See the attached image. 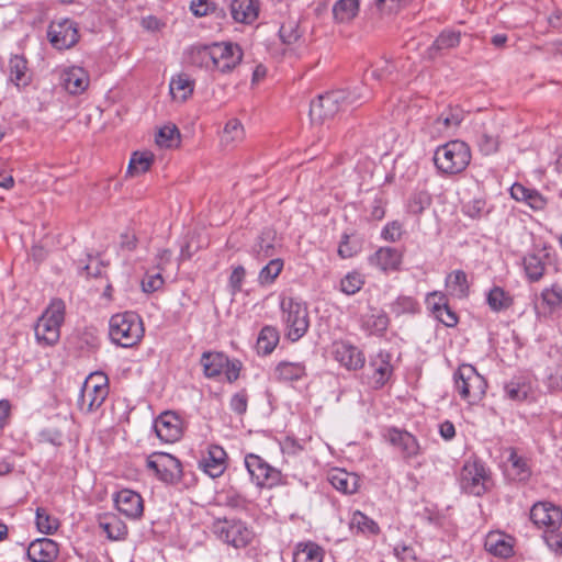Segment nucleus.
Returning <instances> with one entry per match:
<instances>
[{
  "label": "nucleus",
  "mask_w": 562,
  "mask_h": 562,
  "mask_svg": "<svg viewBox=\"0 0 562 562\" xmlns=\"http://www.w3.org/2000/svg\"><path fill=\"white\" fill-rule=\"evenodd\" d=\"M371 98V91L366 87H356L353 90H335L319 95L312 101L310 115L312 121L324 123L331 120L348 106L357 105Z\"/></svg>",
  "instance_id": "obj_1"
},
{
  "label": "nucleus",
  "mask_w": 562,
  "mask_h": 562,
  "mask_svg": "<svg viewBox=\"0 0 562 562\" xmlns=\"http://www.w3.org/2000/svg\"><path fill=\"white\" fill-rule=\"evenodd\" d=\"M458 482L465 494L483 496L494 485L491 469L477 458H469L460 469Z\"/></svg>",
  "instance_id": "obj_2"
},
{
  "label": "nucleus",
  "mask_w": 562,
  "mask_h": 562,
  "mask_svg": "<svg viewBox=\"0 0 562 562\" xmlns=\"http://www.w3.org/2000/svg\"><path fill=\"white\" fill-rule=\"evenodd\" d=\"M471 161V149L460 139L450 140L437 147L434 162L437 169L445 175L462 172Z\"/></svg>",
  "instance_id": "obj_3"
},
{
  "label": "nucleus",
  "mask_w": 562,
  "mask_h": 562,
  "mask_svg": "<svg viewBox=\"0 0 562 562\" xmlns=\"http://www.w3.org/2000/svg\"><path fill=\"white\" fill-rule=\"evenodd\" d=\"M109 335L116 345L124 348L133 347L144 335L143 322L133 312L115 314L110 318Z\"/></svg>",
  "instance_id": "obj_4"
},
{
  "label": "nucleus",
  "mask_w": 562,
  "mask_h": 562,
  "mask_svg": "<svg viewBox=\"0 0 562 562\" xmlns=\"http://www.w3.org/2000/svg\"><path fill=\"white\" fill-rule=\"evenodd\" d=\"M280 310L286 338L293 342L297 341L310 327L306 304L294 297H283L280 302Z\"/></svg>",
  "instance_id": "obj_5"
},
{
  "label": "nucleus",
  "mask_w": 562,
  "mask_h": 562,
  "mask_svg": "<svg viewBox=\"0 0 562 562\" xmlns=\"http://www.w3.org/2000/svg\"><path fill=\"white\" fill-rule=\"evenodd\" d=\"M65 319V303L55 299L44 311L34 326L37 341L45 346H54L60 337V326Z\"/></svg>",
  "instance_id": "obj_6"
},
{
  "label": "nucleus",
  "mask_w": 562,
  "mask_h": 562,
  "mask_svg": "<svg viewBox=\"0 0 562 562\" xmlns=\"http://www.w3.org/2000/svg\"><path fill=\"white\" fill-rule=\"evenodd\" d=\"M454 391L467 403L474 404L482 400L487 384L485 379L472 364L463 363L453 374Z\"/></svg>",
  "instance_id": "obj_7"
},
{
  "label": "nucleus",
  "mask_w": 562,
  "mask_h": 562,
  "mask_svg": "<svg viewBox=\"0 0 562 562\" xmlns=\"http://www.w3.org/2000/svg\"><path fill=\"white\" fill-rule=\"evenodd\" d=\"M245 467L251 477V481L261 488H273L286 483L281 471L271 467L258 454H246Z\"/></svg>",
  "instance_id": "obj_8"
},
{
  "label": "nucleus",
  "mask_w": 562,
  "mask_h": 562,
  "mask_svg": "<svg viewBox=\"0 0 562 562\" xmlns=\"http://www.w3.org/2000/svg\"><path fill=\"white\" fill-rule=\"evenodd\" d=\"M146 468L166 484H177L182 477V464L179 459L170 453H150L146 458Z\"/></svg>",
  "instance_id": "obj_9"
},
{
  "label": "nucleus",
  "mask_w": 562,
  "mask_h": 562,
  "mask_svg": "<svg viewBox=\"0 0 562 562\" xmlns=\"http://www.w3.org/2000/svg\"><path fill=\"white\" fill-rule=\"evenodd\" d=\"M213 531L234 548H245L254 536L245 522L235 519H217L213 525Z\"/></svg>",
  "instance_id": "obj_10"
},
{
  "label": "nucleus",
  "mask_w": 562,
  "mask_h": 562,
  "mask_svg": "<svg viewBox=\"0 0 562 562\" xmlns=\"http://www.w3.org/2000/svg\"><path fill=\"white\" fill-rule=\"evenodd\" d=\"M213 71L231 74L243 60L244 52L237 43H212Z\"/></svg>",
  "instance_id": "obj_11"
},
{
  "label": "nucleus",
  "mask_w": 562,
  "mask_h": 562,
  "mask_svg": "<svg viewBox=\"0 0 562 562\" xmlns=\"http://www.w3.org/2000/svg\"><path fill=\"white\" fill-rule=\"evenodd\" d=\"M47 38L56 49H68L79 41L77 23L70 19L52 21L47 29Z\"/></svg>",
  "instance_id": "obj_12"
},
{
  "label": "nucleus",
  "mask_w": 562,
  "mask_h": 562,
  "mask_svg": "<svg viewBox=\"0 0 562 562\" xmlns=\"http://www.w3.org/2000/svg\"><path fill=\"white\" fill-rule=\"evenodd\" d=\"M530 519L538 528H543L544 532L559 530L562 524V510L551 503L540 502L531 507Z\"/></svg>",
  "instance_id": "obj_13"
},
{
  "label": "nucleus",
  "mask_w": 562,
  "mask_h": 562,
  "mask_svg": "<svg viewBox=\"0 0 562 562\" xmlns=\"http://www.w3.org/2000/svg\"><path fill=\"white\" fill-rule=\"evenodd\" d=\"M331 355L334 359L349 371H357L364 367L366 357L360 348L349 341L333 342Z\"/></svg>",
  "instance_id": "obj_14"
},
{
  "label": "nucleus",
  "mask_w": 562,
  "mask_h": 562,
  "mask_svg": "<svg viewBox=\"0 0 562 562\" xmlns=\"http://www.w3.org/2000/svg\"><path fill=\"white\" fill-rule=\"evenodd\" d=\"M552 247L544 244L541 248L527 254L524 259V269L527 279L530 282H538L542 279L546 271V266L551 261Z\"/></svg>",
  "instance_id": "obj_15"
},
{
  "label": "nucleus",
  "mask_w": 562,
  "mask_h": 562,
  "mask_svg": "<svg viewBox=\"0 0 562 562\" xmlns=\"http://www.w3.org/2000/svg\"><path fill=\"white\" fill-rule=\"evenodd\" d=\"M116 509L128 519H138L144 512L142 496L132 490L123 488L113 496Z\"/></svg>",
  "instance_id": "obj_16"
},
{
  "label": "nucleus",
  "mask_w": 562,
  "mask_h": 562,
  "mask_svg": "<svg viewBox=\"0 0 562 562\" xmlns=\"http://www.w3.org/2000/svg\"><path fill=\"white\" fill-rule=\"evenodd\" d=\"M227 454L217 445H210L206 454L199 461V468L212 479L220 477L227 467Z\"/></svg>",
  "instance_id": "obj_17"
},
{
  "label": "nucleus",
  "mask_w": 562,
  "mask_h": 562,
  "mask_svg": "<svg viewBox=\"0 0 562 562\" xmlns=\"http://www.w3.org/2000/svg\"><path fill=\"white\" fill-rule=\"evenodd\" d=\"M383 436L390 445L401 451L404 458H412L418 454L419 445L411 432L397 427H391Z\"/></svg>",
  "instance_id": "obj_18"
},
{
  "label": "nucleus",
  "mask_w": 562,
  "mask_h": 562,
  "mask_svg": "<svg viewBox=\"0 0 562 562\" xmlns=\"http://www.w3.org/2000/svg\"><path fill=\"white\" fill-rule=\"evenodd\" d=\"M369 368L371 370V374L368 376L370 384L374 389H381L393 373L391 355L387 352H379L375 358L371 359Z\"/></svg>",
  "instance_id": "obj_19"
},
{
  "label": "nucleus",
  "mask_w": 562,
  "mask_h": 562,
  "mask_svg": "<svg viewBox=\"0 0 562 562\" xmlns=\"http://www.w3.org/2000/svg\"><path fill=\"white\" fill-rule=\"evenodd\" d=\"M109 389H95L91 382H83L80 395L77 401L78 408L82 413H91L99 408L106 398Z\"/></svg>",
  "instance_id": "obj_20"
},
{
  "label": "nucleus",
  "mask_w": 562,
  "mask_h": 562,
  "mask_svg": "<svg viewBox=\"0 0 562 562\" xmlns=\"http://www.w3.org/2000/svg\"><path fill=\"white\" fill-rule=\"evenodd\" d=\"M327 479L335 490L346 495L356 493L360 486V477L356 473L339 468L330 470Z\"/></svg>",
  "instance_id": "obj_21"
},
{
  "label": "nucleus",
  "mask_w": 562,
  "mask_h": 562,
  "mask_svg": "<svg viewBox=\"0 0 562 562\" xmlns=\"http://www.w3.org/2000/svg\"><path fill=\"white\" fill-rule=\"evenodd\" d=\"M231 15L237 23H254L260 10L259 0H233L229 4Z\"/></svg>",
  "instance_id": "obj_22"
},
{
  "label": "nucleus",
  "mask_w": 562,
  "mask_h": 562,
  "mask_svg": "<svg viewBox=\"0 0 562 562\" xmlns=\"http://www.w3.org/2000/svg\"><path fill=\"white\" fill-rule=\"evenodd\" d=\"M57 554V543L48 538L32 541L26 550V555L32 562H52Z\"/></svg>",
  "instance_id": "obj_23"
},
{
  "label": "nucleus",
  "mask_w": 562,
  "mask_h": 562,
  "mask_svg": "<svg viewBox=\"0 0 562 562\" xmlns=\"http://www.w3.org/2000/svg\"><path fill=\"white\" fill-rule=\"evenodd\" d=\"M487 552L499 558H509L513 550V539L498 531H491L487 533L484 542Z\"/></svg>",
  "instance_id": "obj_24"
},
{
  "label": "nucleus",
  "mask_w": 562,
  "mask_h": 562,
  "mask_svg": "<svg viewBox=\"0 0 562 562\" xmlns=\"http://www.w3.org/2000/svg\"><path fill=\"white\" fill-rule=\"evenodd\" d=\"M369 261L383 271H394L400 268L402 254L395 248L382 247L370 257Z\"/></svg>",
  "instance_id": "obj_25"
},
{
  "label": "nucleus",
  "mask_w": 562,
  "mask_h": 562,
  "mask_svg": "<svg viewBox=\"0 0 562 562\" xmlns=\"http://www.w3.org/2000/svg\"><path fill=\"white\" fill-rule=\"evenodd\" d=\"M510 195L516 201L527 203L533 211H542L547 205V199L542 194L520 183H514L512 186Z\"/></svg>",
  "instance_id": "obj_26"
},
{
  "label": "nucleus",
  "mask_w": 562,
  "mask_h": 562,
  "mask_svg": "<svg viewBox=\"0 0 562 562\" xmlns=\"http://www.w3.org/2000/svg\"><path fill=\"white\" fill-rule=\"evenodd\" d=\"M194 80L188 74L180 72L171 77L169 91L173 100L186 102L194 91Z\"/></svg>",
  "instance_id": "obj_27"
},
{
  "label": "nucleus",
  "mask_w": 562,
  "mask_h": 562,
  "mask_svg": "<svg viewBox=\"0 0 562 562\" xmlns=\"http://www.w3.org/2000/svg\"><path fill=\"white\" fill-rule=\"evenodd\" d=\"M187 61L193 67L213 71L212 44L191 46L187 52Z\"/></svg>",
  "instance_id": "obj_28"
},
{
  "label": "nucleus",
  "mask_w": 562,
  "mask_h": 562,
  "mask_svg": "<svg viewBox=\"0 0 562 562\" xmlns=\"http://www.w3.org/2000/svg\"><path fill=\"white\" fill-rule=\"evenodd\" d=\"M324 549L316 542L302 541L295 544L293 562H323Z\"/></svg>",
  "instance_id": "obj_29"
},
{
  "label": "nucleus",
  "mask_w": 562,
  "mask_h": 562,
  "mask_svg": "<svg viewBox=\"0 0 562 562\" xmlns=\"http://www.w3.org/2000/svg\"><path fill=\"white\" fill-rule=\"evenodd\" d=\"M63 85L71 94L83 92L89 86V76L85 69L72 67L63 75Z\"/></svg>",
  "instance_id": "obj_30"
},
{
  "label": "nucleus",
  "mask_w": 562,
  "mask_h": 562,
  "mask_svg": "<svg viewBox=\"0 0 562 562\" xmlns=\"http://www.w3.org/2000/svg\"><path fill=\"white\" fill-rule=\"evenodd\" d=\"M486 303L492 312L501 313L514 305V296L504 288L494 285L486 293Z\"/></svg>",
  "instance_id": "obj_31"
},
{
  "label": "nucleus",
  "mask_w": 562,
  "mask_h": 562,
  "mask_svg": "<svg viewBox=\"0 0 562 562\" xmlns=\"http://www.w3.org/2000/svg\"><path fill=\"white\" fill-rule=\"evenodd\" d=\"M200 363L206 378H216L223 373L227 356L223 352L205 351L201 356Z\"/></svg>",
  "instance_id": "obj_32"
},
{
  "label": "nucleus",
  "mask_w": 562,
  "mask_h": 562,
  "mask_svg": "<svg viewBox=\"0 0 562 562\" xmlns=\"http://www.w3.org/2000/svg\"><path fill=\"white\" fill-rule=\"evenodd\" d=\"M349 527L351 531L364 536H376L380 532L379 525L363 513L356 510L350 518Z\"/></svg>",
  "instance_id": "obj_33"
},
{
  "label": "nucleus",
  "mask_w": 562,
  "mask_h": 562,
  "mask_svg": "<svg viewBox=\"0 0 562 562\" xmlns=\"http://www.w3.org/2000/svg\"><path fill=\"white\" fill-rule=\"evenodd\" d=\"M540 300V306L546 314L554 313L562 306V286L554 283L551 286L543 289Z\"/></svg>",
  "instance_id": "obj_34"
},
{
  "label": "nucleus",
  "mask_w": 562,
  "mask_h": 562,
  "mask_svg": "<svg viewBox=\"0 0 562 562\" xmlns=\"http://www.w3.org/2000/svg\"><path fill=\"white\" fill-rule=\"evenodd\" d=\"M446 286L451 295L456 297H465L469 294V282L467 273L463 270H454L446 278Z\"/></svg>",
  "instance_id": "obj_35"
},
{
  "label": "nucleus",
  "mask_w": 562,
  "mask_h": 562,
  "mask_svg": "<svg viewBox=\"0 0 562 562\" xmlns=\"http://www.w3.org/2000/svg\"><path fill=\"white\" fill-rule=\"evenodd\" d=\"M359 12V0H338L333 7V15L338 23L351 22Z\"/></svg>",
  "instance_id": "obj_36"
},
{
  "label": "nucleus",
  "mask_w": 562,
  "mask_h": 562,
  "mask_svg": "<svg viewBox=\"0 0 562 562\" xmlns=\"http://www.w3.org/2000/svg\"><path fill=\"white\" fill-rule=\"evenodd\" d=\"M254 252L258 259H267L276 254V232L272 229L263 231L254 246Z\"/></svg>",
  "instance_id": "obj_37"
},
{
  "label": "nucleus",
  "mask_w": 562,
  "mask_h": 562,
  "mask_svg": "<svg viewBox=\"0 0 562 562\" xmlns=\"http://www.w3.org/2000/svg\"><path fill=\"white\" fill-rule=\"evenodd\" d=\"M280 336L277 328L272 326H265L258 336L257 339V351L260 355L267 356L270 355L277 347L279 342Z\"/></svg>",
  "instance_id": "obj_38"
},
{
  "label": "nucleus",
  "mask_w": 562,
  "mask_h": 562,
  "mask_svg": "<svg viewBox=\"0 0 562 562\" xmlns=\"http://www.w3.org/2000/svg\"><path fill=\"white\" fill-rule=\"evenodd\" d=\"M9 71H10V80L14 82L15 86H26L30 81V76L27 74V61L22 56H13L9 61Z\"/></svg>",
  "instance_id": "obj_39"
},
{
  "label": "nucleus",
  "mask_w": 562,
  "mask_h": 562,
  "mask_svg": "<svg viewBox=\"0 0 562 562\" xmlns=\"http://www.w3.org/2000/svg\"><path fill=\"white\" fill-rule=\"evenodd\" d=\"M278 380L294 381L305 375V366L302 362H280L274 370Z\"/></svg>",
  "instance_id": "obj_40"
},
{
  "label": "nucleus",
  "mask_w": 562,
  "mask_h": 562,
  "mask_svg": "<svg viewBox=\"0 0 562 562\" xmlns=\"http://www.w3.org/2000/svg\"><path fill=\"white\" fill-rule=\"evenodd\" d=\"M153 430L164 443H173L183 435V424H153Z\"/></svg>",
  "instance_id": "obj_41"
},
{
  "label": "nucleus",
  "mask_w": 562,
  "mask_h": 562,
  "mask_svg": "<svg viewBox=\"0 0 562 562\" xmlns=\"http://www.w3.org/2000/svg\"><path fill=\"white\" fill-rule=\"evenodd\" d=\"M507 462L515 480L524 481L529 477L530 468L528 460L525 457L519 456L515 449L509 450Z\"/></svg>",
  "instance_id": "obj_42"
},
{
  "label": "nucleus",
  "mask_w": 562,
  "mask_h": 562,
  "mask_svg": "<svg viewBox=\"0 0 562 562\" xmlns=\"http://www.w3.org/2000/svg\"><path fill=\"white\" fill-rule=\"evenodd\" d=\"M461 38V33L452 30L442 31L431 47L430 52L441 53L442 50H448L454 48L459 45Z\"/></svg>",
  "instance_id": "obj_43"
},
{
  "label": "nucleus",
  "mask_w": 562,
  "mask_h": 562,
  "mask_svg": "<svg viewBox=\"0 0 562 562\" xmlns=\"http://www.w3.org/2000/svg\"><path fill=\"white\" fill-rule=\"evenodd\" d=\"M462 121V110L459 108H450L436 119L435 124L438 125V131L442 132L459 126Z\"/></svg>",
  "instance_id": "obj_44"
},
{
  "label": "nucleus",
  "mask_w": 562,
  "mask_h": 562,
  "mask_svg": "<svg viewBox=\"0 0 562 562\" xmlns=\"http://www.w3.org/2000/svg\"><path fill=\"white\" fill-rule=\"evenodd\" d=\"M492 207L487 204L484 199H473L462 206L464 215L472 220H481L487 217L491 213Z\"/></svg>",
  "instance_id": "obj_45"
},
{
  "label": "nucleus",
  "mask_w": 562,
  "mask_h": 562,
  "mask_svg": "<svg viewBox=\"0 0 562 562\" xmlns=\"http://www.w3.org/2000/svg\"><path fill=\"white\" fill-rule=\"evenodd\" d=\"M389 324V316L384 312H381L379 314H372L368 316L363 323V326L369 331V334L382 336L386 331Z\"/></svg>",
  "instance_id": "obj_46"
},
{
  "label": "nucleus",
  "mask_w": 562,
  "mask_h": 562,
  "mask_svg": "<svg viewBox=\"0 0 562 562\" xmlns=\"http://www.w3.org/2000/svg\"><path fill=\"white\" fill-rule=\"evenodd\" d=\"M283 269L282 259H271L260 271L258 276V282L261 285H268L274 282L277 277Z\"/></svg>",
  "instance_id": "obj_47"
},
{
  "label": "nucleus",
  "mask_w": 562,
  "mask_h": 562,
  "mask_svg": "<svg viewBox=\"0 0 562 562\" xmlns=\"http://www.w3.org/2000/svg\"><path fill=\"white\" fill-rule=\"evenodd\" d=\"M396 67L393 61L382 59L378 61L370 71L367 72V79L371 77L378 81L392 80Z\"/></svg>",
  "instance_id": "obj_48"
},
{
  "label": "nucleus",
  "mask_w": 562,
  "mask_h": 562,
  "mask_svg": "<svg viewBox=\"0 0 562 562\" xmlns=\"http://www.w3.org/2000/svg\"><path fill=\"white\" fill-rule=\"evenodd\" d=\"M364 284L363 276L358 271L348 272L340 280V291L347 295L358 293Z\"/></svg>",
  "instance_id": "obj_49"
},
{
  "label": "nucleus",
  "mask_w": 562,
  "mask_h": 562,
  "mask_svg": "<svg viewBox=\"0 0 562 562\" xmlns=\"http://www.w3.org/2000/svg\"><path fill=\"white\" fill-rule=\"evenodd\" d=\"M35 524L42 533L52 535L58 529V520L50 516L45 508L38 507L35 514Z\"/></svg>",
  "instance_id": "obj_50"
},
{
  "label": "nucleus",
  "mask_w": 562,
  "mask_h": 562,
  "mask_svg": "<svg viewBox=\"0 0 562 562\" xmlns=\"http://www.w3.org/2000/svg\"><path fill=\"white\" fill-rule=\"evenodd\" d=\"M244 137V127L237 119H231L222 134V143L225 145H233L240 142Z\"/></svg>",
  "instance_id": "obj_51"
},
{
  "label": "nucleus",
  "mask_w": 562,
  "mask_h": 562,
  "mask_svg": "<svg viewBox=\"0 0 562 562\" xmlns=\"http://www.w3.org/2000/svg\"><path fill=\"white\" fill-rule=\"evenodd\" d=\"M153 164V155L148 153H134L130 164L128 173L132 176L146 172Z\"/></svg>",
  "instance_id": "obj_52"
},
{
  "label": "nucleus",
  "mask_w": 562,
  "mask_h": 562,
  "mask_svg": "<svg viewBox=\"0 0 562 562\" xmlns=\"http://www.w3.org/2000/svg\"><path fill=\"white\" fill-rule=\"evenodd\" d=\"M179 137H180L179 130L175 125H172V126L167 125L159 130V132L156 136V143L160 147L171 148V147L178 145Z\"/></svg>",
  "instance_id": "obj_53"
},
{
  "label": "nucleus",
  "mask_w": 562,
  "mask_h": 562,
  "mask_svg": "<svg viewBox=\"0 0 562 562\" xmlns=\"http://www.w3.org/2000/svg\"><path fill=\"white\" fill-rule=\"evenodd\" d=\"M432 315L447 327H453L458 324V316L448 304H441V307L434 305Z\"/></svg>",
  "instance_id": "obj_54"
},
{
  "label": "nucleus",
  "mask_w": 562,
  "mask_h": 562,
  "mask_svg": "<svg viewBox=\"0 0 562 562\" xmlns=\"http://www.w3.org/2000/svg\"><path fill=\"white\" fill-rule=\"evenodd\" d=\"M101 527L105 531L108 538L111 540H121L124 539L127 535V528L125 524L115 518L111 521L102 522Z\"/></svg>",
  "instance_id": "obj_55"
},
{
  "label": "nucleus",
  "mask_w": 562,
  "mask_h": 562,
  "mask_svg": "<svg viewBox=\"0 0 562 562\" xmlns=\"http://www.w3.org/2000/svg\"><path fill=\"white\" fill-rule=\"evenodd\" d=\"M418 310L417 302L411 296H398L391 305V311L396 315L404 313L414 314Z\"/></svg>",
  "instance_id": "obj_56"
},
{
  "label": "nucleus",
  "mask_w": 562,
  "mask_h": 562,
  "mask_svg": "<svg viewBox=\"0 0 562 562\" xmlns=\"http://www.w3.org/2000/svg\"><path fill=\"white\" fill-rule=\"evenodd\" d=\"M304 439H296L293 436H285L279 441L283 454L296 456L304 449Z\"/></svg>",
  "instance_id": "obj_57"
},
{
  "label": "nucleus",
  "mask_w": 562,
  "mask_h": 562,
  "mask_svg": "<svg viewBox=\"0 0 562 562\" xmlns=\"http://www.w3.org/2000/svg\"><path fill=\"white\" fill-rule=\"evenodd\" d=\"M246 277V270L243 266L233 268V271L228 279V290L234 296L241 291V286Z\"/></svg>",
  "instance_id": "obj_58"
},
{
  "label": "nucleus",
  "mask_w": 562,
  "mask_h": 562,
  "mask_svg": "<svg viewBox=\"0 0 562 562\" xmlns=\"http://www.w3.org/2000/svg\"><path fill=\"white\" fill-rule=\"evenodd\" d=\"M89 261L81 269L88 277L101 278L105 268L104 262L98 257L88 256Z\"/></svg>",
  "instance_id": "obj_59"
},
{
  "label": "nucleus",
  "mask_w": 562,
  "mask_h": 562,
  "mask_svg": "<svg viewBox=\"0 0 562 562\" xmlns=\"http://www.w3.org/2000/svg\"><path fill=\"white\" fill-rule=\"evenodd\" d=\"M430 203V198L425 192H418L411 198L408 207L414 214L422 213L427 205Z\"/></svg>",
  "instance_id": "obj_60"
},
{
  "label": "nucleus",
  "mask_w": 562,
  "mask_h": 562,
  "mask_svg": "<svg viewBox=\"0 0 562 562\" xmlns=\"http://www.w3.org/2000/svg\"><path fill=\"white\" fill-rule=\"evenodd\" d=\"M479 148L482 154L491 155L495 153L498 148V140L496 137L483 133L477 140Z\"/></svg>",
  "instance_id": "obj_61"
},
{
  "label": "nucleus",
  "mask_w": 562,
  "mask_h": 562,
  "mask_svg": "<svg viewBox=\"0 0 562 562\" xmlns=\"http://www.w3.org/2000/svg\"><path fill=\"white\" fill-rule=\"evenodd\" d=\"M543 539L551 551L557 554H562V532L559 530L544 532Z\"/></svg>",
  "instance_id": "obj_62"
},
{
  "label": "nucleus",
  "mask_w": 562,
  "mask_h": 562,
  "mask_svg": "<svg viewBox=\"0 0 562 562\" xmlns=\"http://www.w3.org/2000/svg\"><path fill=\"white\" fill-rule=\"evenodd\" d=\"M164 285V279L160 273L147 274L142 281L143 291L153 293Z\"/></svg>",
  "instance_id": "obj_63"
},
{
  "label": "nucleus",
  "mask_w": 562,
  "mask_h": 562,
  "mask_svg": "<svg viewBox=\"0 0 562 562\" xmlns=\"http://www.w3.org/2000/svg\"><path fill=\"white\" fill-rule=\"evenodd\" d=\"M190 10L195 16H205L214 10V3L210 0H192Z\"/></svg>",
  "instance_id": "obj_64"
}]
</instances>
